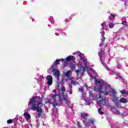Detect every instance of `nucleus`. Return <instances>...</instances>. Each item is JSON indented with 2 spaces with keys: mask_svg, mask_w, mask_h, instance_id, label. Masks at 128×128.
<instances>
[{
  "mask_svg": "<svg viewBox=\"0 0 128 128\" xmlns=\"http://www.w3.org/2000/svg\"><path fill=\"white\" fill-rule=\"evenodd\" d=\"M48 26L50 27V24H48Z\"/></svg>",
  "mask_w": 128,
  "mask_h": 128,
  "instance_id": "45",
  "label": "nucleus"
},
{
  "mask_svg": "<svg viewBox=\"0 0 128 128\" xmlns=\"http://www.w3.org/2000/svg\"><path fill=\"white\" fill-rule=\"evenodd\" d=\"M57 90H58L56 89L52 91L53 94H52L50 95V98L53 102H49V104H51L53 106H60L62 104V100H64L68 106H70V110H72V106H70V99L68 98L65 97L64 92H62V95L60 93H57Z\"/></svg>",
  "mask_w": 128,
  "mask_h": 128,
  "instance_id": "2",
  "label": "nucleus"
},
{
  "mask_svg": "<svg viewBox=\"0 0 128 128\" xmlns=\"http://www.w3.org/2000/svg\"><path fill=\"white\" fill-rule=\"evenodd\" d=\"M120 102H122V104H126V102H128V100L126 99L125 98H122L120 100Z\"/></svg>",
  "mask_w": 128,
  "mask_h": 128,
  "instance_id": "20",
  "label": "nucleus"
},
{
  "mask_svg": "<svg viewBox=\"0 0 128 128\" xmlns=\"http://www.w3.org/2000/svg\"><path fill=\"white\" fill-rule=\"evenodd\" d=\"M64 22H68V19L66 18V19L64 20Z\"/></svg>",
  "mask_w": 128,
  "mask_h": 128,
  "instance_id": "39",
  "label": "nucleus"
},
{
  "mask_svg": "<svg viewBox=\"0 0 128 128\" xmlns=\"http://www.w3.org/2000/svg\"><path fill=\"white\" fill-rule=\"evenodd\" d=\"M7 122L8 124H12V120L10 119L9 120H8Z\"/></svg>",
  "mask_w": 128,
  "mask_h": 128,
  "instance_id": "29",
  "label": "nucleus"
},
{
  "mask_svg": "<svg viewBox=\"0 0 128 128\" xmlns=\"http://www.w3.org/2000/svg\"><path fill=\"white\" fill-rule=\"evenodd\" d=\"M81 116L84 124L86 126H88V128H89L90 126L92 124L94 123V120L92 119H88V114L82 113Z\"/></svg>",
  "mask_w": 128,
  "mask_h": 128,
  "instance_id": "7",
  "label": "nucleus"
},
{
  "mask_svg": "<svg viewBox=\"0 0 128 128\" xmlns=\"http://www.w3.org/2000/svg\"><path fill=\"white\" fill-rule=\"evenodd\" d=\"M125 64H126V66H128V59H126L125 60Z\"/></svg>",
  "mask_w": 128,
  "mask_h": 128,
  "instance_id": "31",
  "label": "nucleus"
},
{
  "mask_svg": "<svg viewBox=\"0 0 128 128\" xmlns=\"http://www.w3.org/2000/svg\"><path fill=\"white\" fill-rule=\"evenodd\" d=\"M84 86H86V88H87V90H88V88H90V87L88 86V85L86 84H84Z\"/></svg>",
  "mask_w": 128,
  "mask_h": 128,
  "instance_id": "38",
  "label": "nucleus"
},
{
  "mask_svg": "<svg viewBox=\"0 0 128 128\" xmlns=\"http://www.w3.org/2000/svg\"><path fill=\"white\" fill-rule=\"evenodd\" d=\"M117 68H118V70H122V64L118 63L117 64Z\"/></svg>",
  "mask_w": 128,
  "mask_h": 128,
  "instance_id": "25",
  "label": "nucleus"
},
{
  "mask_svg": "<svg viewBox=\"0 0 128 128\" xmlns=\"http://www.w3.org/2000/svg\"><path fill=\"white\" fill-rule=\"evenodd\" d=\"M24 116L25 118L28 120H30V114H28V112H25L24 114Z\"/></svg>",
  "mask_w": 128,
  "mask_h": 128,
  "instance_id": "16",
  "label": "nucleus"
},
{
  "mask_svg": "<svg viewBox=\"0 0 128 128\" xmlns=\"http://www.w3.org/2000/svg\"><path fill=\"white\" fill-rule=\"evenodd\" d=\"M72 86L71 85H69V90H72Z\"/></svg>",
  "mask_w": 128,
  "mask_h": 128,
  "instance_id": "35",
  "label": "nucleus"
},
{
  "mask_svg": "<svg viewBox=\"0 0 128 128\" xmlns=\"http://www.w3.org/2000/svg\"><path fill=\"white\" fill-rule=\"evenodd\" d=\"M120 92H121L122 94H128V92H126V90H121L120 91Z\"/></svg>",
  "mask_w": 128,
  "mask_h": 128,
  "instance_id": "26",
  "label": "nucleus"
},
{
  "mask_svg": "<svg viewBox=\"0 0 128 128\" xmlns=\"http://www.w3.org/2000/svg\"><path fill=\"white\" fill-rule=\"evenodd\" d=\"M74 60H76V57H74V56H70L67 57L66 60L62 59V62H64L65 60H66V62H70V60L74 61Z\"/></svg>",
  "mask_w": 128,
  "mask_h": 128,
  "instance_id": "13",
  "label": "nucleus"
},
{
  "mask_svg": "<svg viewBox=\"0 0 128 128\" xmlns=\"http://www.w3.org/2000/svg\"><path fill=\"white\" fill-rule=\"evenodd\" d=\"M92 128H96V126H92Z\"/></svg>",
  "mask_w": 128,
  "mask_h": 128,
  "instance_id": "43",
  "label": "nucleus"
},
{
  "mask_svg": "<svg viewBox=\"0 0 128 128\" xmlns=\"http://www.w3.org/2000/svg\"><path fill=\"white\" fill-rule=\"evenodd\" d=\"M42 99L38 96H33L30 99L28 103L30 110H36L38 112L36 116V118H38L42 114Z\"/></svg>",
  "mask_w": 128,
  "mask_h": 128,
  "instance_id": "4",
  "label": "nucleus"
},
{
  "mask_svg": "<svg viewBox=\"0 0 128 128\" xmlns=\"http://www.w3.org/2000/svg\"><path fill=\"white\" fill-rule=\"evenodd\" d=\"M121 80H122V82H124V79L123 78H122V79H121Z\"/></svg>",
  "mask_w": 128,
  "mask_h": 128,
  "instance_id": "41",
  "label": "nucleus"
},
{
  "mask_svg": "<svg viewBox=\"0 0 128 128\" xmlns=\"http://www.w3.org/2000/svg\"><path fill=\"white\" fill-rule=\"evenodd\" d=\"M68 92H69L70 94H72V90H68Z\"/></svg>",
  "mask_w": 128,
  "mask_h": 128,
  "instance_id": "34",
  "label": "nucleus"
},
{
  "mask_svg": "<svg viewBox=\"0 0 128 128\" xmlns=\"http://www.w3.org/2000/svg\"><path fill=\"white\" fill-rule=\"evenodd\" d=\"M96 87L94 88V90L99 92L98 96L94 98L96 100V106L98 108V112L100 114H104V112L102 111V106H108V101L105 97L102 96L104 94V96L108 94V92L112 94V96H116V92L114 89L112 88L110 85L104 84V82L102 80H96L95 82Z\"/></svg>",
  "mask_w": 128,
  "mask_h": 128,
  "instance_id": "1",
  "label": "nucleus"
},
{
  "mask_svg": "<svg viewBox=\"0 0 128 128\" xmlns=\"http://www.w3.org/2000/svg\"><path fill=\"white\" fill-rule=\"evenodd\" d=\"M55 34H56V36H58V33L56 32V33H55Z\"/></svg>",
  "mask_w": 128,
  "mask_h": 128,
  "instance_id": "42",
  "label": "nucleus"
},
{
  "mask_svg": "<svg viewBox=\"0 0 128 128\" xmlns=\"http://www.w3.org/2000/svg\"><path fill=\"white\" fill-rule=\"evenodd\" d=\"M108 26L110 28H114V24L112 22L109 23Z\"/></svg>",
  "mask_w": 128,
  "mask_h": 128,
  "instance_id": "24",
  "label": "nucleus"
},
{
  "mask_svg": "<svg viewBox=\"0 0 128 128\" xmlns=\"http://www.w3.org/2000/svg\"><path fill=\"white\" fill-rule=\"evenodd\" d=\"M61 34L63 36H68V34L65 32H61Z\"/></svg>",
  "mask_w": 128,
  "mask_h": 128,
  "instance_id": "28",
  "label": "nucleus"
},
{
  "mask_svg": "<svg viewBox=\"0 0 128 128\" xmlns=\"http://www.w3.org/2000/svg\"><path fill=\"white\" fill-rule=\"evenodd\" d=\"M47 84L48 86H52V76L50 75H48L46 77Z\"/></svg>",
  "mask_w": 128,
  "mask_h": 128,
  "instance_id": "12",
  "label": "nucleus"
},
{
  "mask_svg": "<svg viewBox=\"0 0 128 128\" xmlns=\"http://www.w3.org/2000/svg\"><path fill=\"white\" fill-rule=\"evenodd\" d=\"M77 125L78 128H82V126H80V122H77Z\"/></svg>",
  "mask_w": 128,
  "mask_h": 128,
  "instance_id": "33",
  "label": "nucleus"
},
{
  "mask_svg": "<svg viewBox=\"0 0 128 128\" xmlns=\"http://www.w3.org/2000/svg\"><path fill=\"white\" fill-rule=\"evenodd\" d=\"M111 110H112V112H114V114H116V116H128V112H124L122 113H120V111L116 110V108H114V107L111 108Z\"/></svg>",
  "mask_w": 128,
  "mask_h": 128,
  "instance_id": "10",
  "label": "nucleus"
},
{
  "mask_svg": "<svg viewBox=\"0 0 128 128\" xmlns=\"http://www.w3.org/2000/svg\"><path fill=\"white\" fill-rule=\"evenodd\" d=\"M32 22H34V19H32Z\"/></svg>",
  "mask_w": 128,
  "mask_h": 128,
  "instance_id": "46",
  "label": "nucleus"
},
{
  "mask_svg": "<svg viewBox=\"0 0 128 128\" xmlns=\"http://www.w3.org/2000/svg\"><path fill=\"white\" fill-rule=\"evenodd\" d=\"M120 126L118 124V123H112L110 124L111 128H120Z\"/></svg>",
  "mask_w": 128,
  "mask_h": 128,
  "instance_id": "18",
  "label": "nucleus"
},
{
  "mask_svg": "<svg viewBox=\"0 0 128 128\" xmlns=\"http://www.w3.org/2000/svg\"><path fill=\"white\" fill-rule=\"evenodd\" d=\"M62 60V58L56 60L54 62L53 64L51 66L50 70H52V68H56V64H58L59 62H60V60Z\"/></svg>",
  "mask_w": 128,
  "mask_h": 128,
  "instance_id": "14",
  "label": "nucleus"
},
{
  "mask_svg": "<svg viewBox=\"0 0 128 128\" xmlns=\"http://www.w3.org/2000/svg\"><path fill=\"white\" fill-rule=\"evenodd\" d=\"M112 100L113 102L115 104V106L120 108V105L118 103V98L116 95L113 96Z\"/></svg>",
  "mask_w": 128,
  "mask_h": 128,
  "instance_id": "11",
  "label": "nucleus"
},
{
  "mask_svg": "<svg viewBox=\"0 0 128 128\" xmlns=\"http://www.w3.org/2000/svg\"><path fill=\"white\" fill-rule=\"evenodd\" d=\"M73 54H76L77 56H79V58H80V59L81 60H82L84 64L85 68L78 64H70V68L72 71L75 70L77 76H78V74H80V76H82V74L84 72L86 68H88V61L86 58H84V54L80 52H74Z\"/></svg>",
  "mask_w": 128,
  "mask_h": 128,
  "instance_id": "3",
  "label": "nucleus"
},
{
  "mask_svg": "<svg viewBox=\"0 0 128 128\" xmlns=\"http://www.w3.org/2000/svg\"><path fill=\"white\" fill-rule=\"evenodd\" d=\"M70 80L71 84H74V86H76V84H78V82H74V81H73L72 79V78H70Z\"/></svg>",
  "mask_w": 128,
  "mask_h": 128,
  "instance_id": "22",
  "label": "nucleus"
},
{
  "mask_svg": "<svg viewBox=\"0 0 128 128\" xmlns=\"http://www.w3.org/2000/svg\"><path fill=\"white\" fill-rule=\"evenodd\" d=\"M54 108H52V116H56V114H58V108H56V106H53Z\"/></svg>",
  "mask_w": 128,
  "mask_h": 128,
  "instance_id": "15",
  "label": "nucleus"
},
{
  "mask_svg": "<svg viewBox=\"0 0 128 128\" xmlns=\"http://www.w3.org/2000/svg\"><path fill=\"white\" fill-rule=\"evenodd\" d=\"M126 21H123L122 22V24H124V26H126Z\"/></svg>",
  "mask_w": 128,
  "mask_h": 128,
  "instance_id": "36",
  "label": "nucleus"
},
{
  "mask_svg": "<svg viewBox=\"0 0 128 128\" xmlns=\"http://www.w3.org/2000/svg\"><path fill=\"white\" fill-rule=\"evenodd\" d=\"M99 56L100 57V60L102 62V64L105 66L106 70H109L110 74H116L120 80H122V77L120 74L119 73L116 72L114 70H110L108 67L107 66L106 64L104 63V62H102V60H106V52H104V48H100V52L98 54Z\"/></svg>",
  "mask_w": 128,
  "mask_h": 128,
  "instance_id": "5",
  "label": "nucleus"
},
{
  "mask_svg": "<svg viewBox=\"0 0 128 128\" xmlns=\"http://www.w3.org/2000/svg\"><path fill=\"white\" fill-rule=\"evenodd\" d=\"M90 96H94V94L92 93V92H89Z\"/></svg>",
  "mask_w": 128,
  "mask_h": 128,
  "instance_id": "37",
  "label": "nucleus"
},
{
  "mask_svg": "<svg viewBox=\"0 0 128 128\" xmlns=\"http://www.w3.org/2000/svg\"><path fill=\"white\" fill-rule=\"evenodd\" d=\"M50 70L53 72V74L56 78L57 79V85L58 86V90L59 92H66V87L62 84H60V72L58 70H56L54 68H52V69L50 68Z\"/></svg>",
  "mask_w": 128,
  "mask_h": 128,
  "instance_id": "6",
  "label": "nucleus"
},
{
  "mask_svg": "<svg viewBox=\"0 0 128 128\" xmlns=\"http://www.w3.org/2000/svg\"><path fill=\"white\" fill-rule=\"evenodd\" d=\"M70 74H72V70H69L65 73L66 76L68 78H69V80L70 78Z\"/></svg>",
  "mask_w": 128,
  "mask_h": 128,
  "instance_id": "19",
  "label": "nucleus"
},
{
  "mask_svg": "<svg viewBox=\"0 0 128 128\" xmlns=\"http://www.w3.org/2000/svg\"><path fill=\"white\" fill-rule=\"evenodd\" d=\"M40 122V120H38V118L36 120V124L37 128H38V126H40V122Z\"/></svg>",
  "mask_w": 128,
  "mask_h": 128,
  "instance_id": "27",
  "label": "nucleus"
},
{
  "mask_svg": "<svg viewBox=\"0 0 128 128\" xmlns=\"http://www.w3.org/2000/svg\"><path fill=\"white\" fill-rule=\"evenodd\" d=\"M100 46H102V44H100Z\"/></svg>",
  "mask_w": 128,
  "mask_h": 128,
  "instance_id": "44",
  "label": "nucleus"
},
{
  "mask_svg": "<svg viewBox=\"0 0 128 128\" xmlns=\"http://www.w3.org/2000/svg\"><path fill=\"white\" fill-rule=\"evenodd\" d=\"M36 80H37L38 84H40V82H42L43 80H44V78L42 76H40L38 78H36Z\"/></svg>",
  "mask_w": 128,
  "mask_h": 128,
  "instance_id": "17",
  "label": "nucleus"
},
{
  "mask_svg": "<svg viewBox=\"0 0 128 128\" xmlns=\"http://www.w3.org/2000/svg\"><path fill=\"white\" fill-rule=\"evenodd\" d=\"M88 75H90V76L92 80H95V83L96 82V80H98L96 78V71L92 69V68H90L89 69H88Z\"/></svg>",
  "mask_w": 128,
  "mask_h": 128,
  "instance_id": "9",
  "label": "nucleus"
},
{
  "mask_svg": "<svg viewBox=\"0 0 128 128\" xmlns=\"http://www.w3.org/2000/svg\"><path fill=\"white\" fill-rule=\"evenodd\" d=\"M86 106H90V103L88 101L86 100Z\"/></svg>",
  "mask_w": 128,
  "mask_h": 128,
  "instance_id": "30",
  "label": "nucleus"
},
{
  "mask_svg": "<svg viewBox=\"0 0 128 128\" xmlns=\"http://www.w3.org/2000/svg\"><path fill=\"white\" fill-rule=\"evenodd\" d=\"M114 18H116V16L114 14H111L110 16H108V20H114Z\"/></svg>",
  "mask_w": 128,
  "mask_h": 128,
  "instance_id": "21",
  "label": "nucleus"
},
{
  "mask_svg": "<svg viewBox=\"0 0 128 128\" xmlns=\"http://www.w3.org/2000/svg\"><path fill=\"white\" fill-rule=\"evenodd\" d=\"M49 20L51 24H54V17L50 16L49 18Z\"/></svg>",
  "mask_w": 128,
  "mask_h": 128,
  "instance_id": "23",
  "label": "nucleus"
},
{
  "mask_svg": "<svg viewBox=\"0 0 128 128\" xmlns=\"http://www.w3.org/2000/svg\"><path fill=\"white\" fill-rule=\"evenodd\" d=\"M106 24V22H104L102 24H101V26H102V28L100 29V34H101V44H103V42L106 40V38H104V34L106 32H104V25Z\"/></svg>",
  "mask_w": 128,
  "mask_h": 128,
  "instance_id": "8",
  "label": "nucleus"
},
{
  "mask_svg": "<svg viewBox=\"0 0 128 128\" xmlns=\"http://www.w3.org/2000/svg\"><path fill=\"white\" fill-rule=\"evenodd\" d=\"M18 116H16V118H14V120H18Z\"/></svg>",
  "mask_w": 128,
  "mask_h": 128,
  "instance_id": "40",
  "label": "nucleus"
},
{
  "mask_svg": "<svg viewBox=\"0 0 128 128\" xmlns=\"http://www.w3.org/2000/svg\"><path fill=\"white\" fill-rule=\"evenodd\" d=\"M79 92H84V88H79Z\"/></svg>",
  "mask_w": 128,
  "mask_h": 128,
  "instance_id": "32",
  "label": "nucleus"
}]
</instances>
